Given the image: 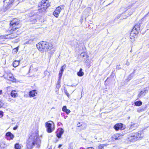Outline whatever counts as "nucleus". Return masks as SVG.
<instances>
[{
	"mask_svg": "<svg viewBox=\"0 0 149 149\" xmlns=\"http://www.w3.org/2000/svg\"><path fill=\"white\" fill-rule=\"evenodd\" d=\"M63 132H64V130H63V129H62V128H61L60 129L59 132L58 133H59L60 134L62 135L63 133Z\"/></svg>",
	"mask_w": 149,
	"mask_h": 149,
	"instance_id": "obj_31",
	"label": "nucleus"
},
{
	"mask_svg": "<svg viewBox=\"0 0 149 149\" xmlns=\"http://www.w3.org/2000/svg\"><path fill=\"white\" fill-rule=\"evenodd\" d=\"M66 65H63L61 68V70L62 71L63 70V71H64V69H65V68L66 67Z\"/></svg>",
	"mask_w": 149,
	"mask_h": 149,
	"instance_id": "obj_34",
	"label": "nucleus"
},
{
	"mask_svg": "<svg viewBox=\"0 0 149 149\" xmlns=\"http://www.w3.org/2000/svg\"><path fill=\"white\" fill-rule=\"evenodd\" d=\"M80 126H84L83 128H82V129H83V130L84 129L86 128V125H81Z\"/></svg>",
	"mask_w": 149,
	"mask_h": 149,
	"instance_id": "obj_42",
	"label": "nucleus"
},
{
	"mask_svg": "<svg viewBox=\"0 0 149 149\" xmlns=\"http://www.w3.org/2000/svg\"><path fill=\"white\" fill-rule=\"evenodd\" d=\"M21 146L19 143H16L15 145V149H21Z\"/></svg>",
	"mask_w": 149,
	"mask_h": 149,
	"instance_id": "obj_27",
	"label": "nucleus"
},
{
	"mask_svg": "<svg viewBox=\"0 0 149 149\" xmlns=\"http://www.w3.org/2000/svg\"><path fill=\"white\" fill-rule=\"evenodd\" d=\"M140 23H138L135 25L130 34V39H134V36L139 33L140 30Z\"/></svg>",
	"mask_w": 149,
	"mask_h": 149,
	"instance_id": "obj_5",
	"label": "nucleus"
},
{
	"mask_svg": "<svg viewBox=\"0 0 149 149\" xmlns=\"http://www.w3.org/2000/svg\"><path fill=\"white\" fill-rule=\"evenodd\" d=\"M84 73L82 72V69L80 68L79 72H77V75L79 77H81L84 75Z\"/></svg>",
	"mask_w": 149,
	"mask_h": 149,
	"instance_id": "obj_19",
	"label": "nucleus"
},
{
	"mask_svg": "<svg viewBox=\"0 0 149 149\" xmlns=\"http://www.w3.org/2000/svg\"><path fill=\"white\" fill-rule=\"evenodd\" d=\"M62 146L61 144H60L58 146V148H60Z\"/></svg>",
	"mask_w": 149,
	"mask_h": 149,
	"instance_id": "obj_48",
	"label": "nucleus"
},
{
	"mask_svg": "<svg viewBox=\"0 0 149 149\" xmlns=\"http://www.w3.org/2000/svg\"><path fill=\"white\" fill-rule=\"evenodd\" d=\"M61 87L60 84H57L56 85V88L57 89H59Z\"/></svg>",
	"mask_w": 149,
	"mask_h": 149,
	"instance_id": "obj_37",
	"label": "nucleus"
},
{
	"mask_svg": "<svg viewBox=\"0 0 149 149\" xmlns=\"http://www.w3.org/2000/svg\"><path fill=\"white\" fill-rule=\"evenodd\" d=\"M2 113L3 112L1 111H0V118H1L3 116L2 115Z\"/></svg>",
	"mask_w": 149,
	"mask_h": 149,
	"instance_id": "obj_43",
	"label": "nucleus"
},
{
	"mask_svg": "<svg viewBox=\"0 0 149 149\" xmlns=\"http://www.w3.org/2000/svg\"><path fill=\"white\" fill-rule=\"evenodd\" d=\"M14 38V37H10L11 38Z\"/></svg>",
	"mask_w": 149,
	"mask_h": 149,
	"instance_id": "obj_52",
	"label": "nucleus"
},
{
	"mask_svg": "<svg viewBox=\"0 0 149 149\" xmlns=\"http://www.w3.org/2000/svg\"><path fill=\"white\" fill-rule=\"evenodd\" d=\"M37 47L38 50L42 52L47 51L51 54H53L55 51V48L51 43H48L46 41H42L37 44Z\"/></svg>",
	"mask_w": 149,
	"mask_h": 149,
	"instance_id": "obj_1",
	"label": "nucleus"
},
{
	"mask_svg": "<svg viewBox=\"0 0 149 149\" xmlns=\"http://www.w3.org/2000/svg\"><path fill=\"white\" fill-rule=\"evenodd\" d=\"M6 136H7L10 137L11 139H12L14 137V135L10 132L7 133L6 134Z\"/></svg>",
	"mask_w": 149,
	"mask_h": 149,
	"instance_id": "obj_18",
	"label": "nucleus"
},
{
	"mask_svg": "<svg viewBox=\"0 0 149 149\" xmlns=\"http://www.w3.org/2000/svg\"><path fill=\"white\" fill-rule=\"evenodd\" d=\"M7 100H8V101L9 102H11L13 103H14L16 101V100H14L13 99H12V98H8V99Z\"/></svg>",
	"mask_w": 149,
	"mask_h": 149,
	"instance_id": "obj_28",
	"label": "nucleus"
},
{
	"mask_svg": "<svg viewBox=\"0 0 149 149\" xmlns=\"http://www.w3.org/2000/svg\"><path fill=\"white\" fill-rule=\"evenodd\" d=\"M120 16H121L120 15H118L116 17L117 19H118L120 17Z\"/></svg>",
	"mask_w": 149,
	"mask_h": 149,
	"instance_id": "obj_44",
	"label": "nucleus"
},
{
	"mask_svg": "<svg viewBox=\"0 0 149 149\" xmlns=\"http://www.w3.org/2000/svg\"><path fill=\"white\" fill-rule=\"evenodd\" d=\"M61 77L60 78V77H59V79L58 81L57 84H60L61 80Z\"/></svg>",
	"mask_w": 149,
	"mask_h": 149,
	"instance_id": "obj_40",
	"label": "nucleus"
},
{
	"mask_svg": "<svg viewBox=\"0 0 149 149\" xmlns=\"http://www.w3.org/2000/svg\"><path fill=\"white\" fill-rule=\"evenodd\" d=\"M19 61L17 60L15 61L13 63V66L14 67H16L19 64Z\"/></svg>",
	"mask_w": 149,
	"mask_h": 149,
	"instance_id": "obj_20",
	"label": "nucleus"
},
{
	"mask_svg": "<svg viewBox=\"0 0 149 149\" xmlns=\"http://www.w3.org/2000/svg\"><path fill=\"white\" fill-rule=\"evenodd\" d=\"M3 142H2L0 144V149H4L5 147L3 146Z\"/></svg>",
	"mask_w": 149,
	"mask_h": 149,
	"instance_id": "obj_32",
	"label": "nucleus"
},
{
	"mask_svg": "<svg viewBox=\"0 0 149 149\" xmlns=\"http://www.w3.org/2000/svg\"><path fill=\"white\" fill-rule=\"evenodd\" d=\"M80 126L79 125V126H78V127H79Z\"/></svg>",
	"mask_w": 149,
	"mask_h": 149,
	"instance_id": "obj_53",
	"label": "nucleus"
},
{
	"mask_svg": "<svg viewBox=\"0 0 149 149\" xmlns=\"http://www.w3.org/2000/svg\"><path fill=\"white\" fill-rule=\"evenodd\" d=\"M54 123L52 121L48 122L46 123V125L47 128V131L48 133H51L54 130V127H52Z\"/></svg>",
	"mask_w": 149,
	"mask_h": 149,
	"instance_id": "obj_7",
	"label": "nucleus"
},
{
	"mask_svg": "<svg viewBox=\"0 0 149 149\" xmlns=\"http://www.w3.org/2000/svg\"><path fill=\"white\" fill-rule=\"evenodd\" d=\"M146 109V107H141L139 108L137 110V111L139 112H141L142 111H144Z\"/></svg>",
	"mask_w": 149,
	"mask_h": 149,
	"instance_id": "obj_21",
	"label": "nucleus"
},
{
	"mask_svg": "<svg viewBox=\"0 0 149 149\" xmlns=\"http://www.w3.org/2000/svg\"><path fill=\"white\" fill-rule=\"evenodd\" d=\"M18 127V126L16 125V126H15L13 127V130H16L17 129V128Z\"/></svg>",
	"mask_w": 149,
	"mask_h": 149,
	"instance_id": "obj_41",
	"label": "nucleus"
},
{
	"mask_svg": "<svg viewBox=\"0 0 149 149\" xmlns=\"http://www.w3.org/2000/svg\"><path fill=\"white\" fill-rule=\"evenodd\" d=\"M34 39H30L26 41V42H25L24 43V45H25L26 44H30L33 41Z\"/></svg>",
	"mask_w": 149,
	"mask_h": 149,
	"instance_id": "obj_23",
	"label": "nucleus"
},
{
	"mask_svg": "<svg viewBox=\"0 0 149 149\" xmlns=\"http://www.w3.org/2000/svg\"><path fill=\"white\" fill-rule=\"evenodd\" d=\"M149 13H148L147 14L145 15L144 16L143 18H145L148 15V14H149Z\"/></svg>",
	"mask_w": 149,
	"mask_h": 149,
	"instance_id": "obj_46",
	"label": "nucleus"
},
{
	"mask_svg": "<svg viewBox=\"0 0 149 149\" xmlns=\"http://www.w3.org/2000/svg\"><path fill=\"white\" fill-rule=\"evenodd\" d=\"M65 93L68 97H69L70 96V95L67 91H65Z\"/></svg>",
	"mask_w": 149,
	"mask_h": 149,
	"instance_id": "obj_39",
	"label": "nucleus"
},
{
	"mask_svg": "<svg viewBox=\"0 0 149 149\" xmlns=\"http://www.w3.org/2000/svg\"><path fill=\"white\" fill-rule=\"evenodd\" d=\"M16 91L15 90L12 91L10 93V95L13 97H15L17 96V94L15 93Z\"/></svg>",
	"mask_w": 149,
	"mask_h": 149,
	"instance_id": "obj_17",
	"label": "nucleus"
},
{
	"mask_svg": "<svg viewBox=\"0 0 149 149\" xmlns=\"http://www.w3.org/2000/svg\"><path fill=\"white\" fill-rule=\"evenodd\" d=\"M14 50H15V52H17V48H15V49H13Z\"/></svg>",
	"mask_w": 149,
	"mask_h": 149,
	"instance_id": "obj_47",
	"label": "nucleus"
},
{
	"mask_svg": "<svg viewBox=\"0 0 149 149\" xmlns=\"http://www.w3.org/2000/svg\"><path fill=\"white\" fill-rule=\"evenodd\" d=\"M63 8V6H61L57 7L53 13L54 15L56 17H58L60 13L61 10Z\"/></svg>",
	"mask_w": 149,
	"mask_h": 149,
	"instance_id": "obj_10",
	"label": "nucleus"
},
{
	"mask_svg": "<svg viewBox=\"0 0 149 149\" xmlns=\"http://www.w3.org/2000/svg\"><path fill=\"white\" fill-rule=\"evenodd\" d=\"M26 143V146L28 149H32L34 146L37 148L40 147L41 141L38 138L37 134L33 133L29 137Z\"/></svg>",
	"mask_w": 149,
	"mask_h": 149,
	"instance_id": "obj_2",
	"label": "nucleus"
},
{
	"mask_svg": "<svg viewBox=\"0 0 149 149\" xmlns=\"http://www.w3.org/2000/svg\"><path fill=\"white\" fill-rule=\"evenodd\" d=\"M113 128L116 131L123 130L124 129L123 127V125L121 123L116 124L114 126Z\"/></svg>",
	"mask_w": 149,
	"mask_h": 149,
	"instance_id": "obj_11",
	"label": "nucleus"
},
{
	"mask_svg": "<svg viewBox=\"0 0 149 149\" xmlns=\"http://www.w3.org/2000/svg\"><path fill=\"white\" fill-rule=\"evenodd\" d=\"M135 105L140 106L142 104V102L141 101H137L134 102Z\"/></svg>",
	"mask_w": 149,
	"mask_h": 149,
	"instance_id": "obj_22",
	"label": "nucleus"
},
{
	"mask_svg": "<svg viewBox=\"0 0 149 149\" xmlns=\"http://www.w3.org/2000/svg\"><path fill=\"white\" fill-rule=\"evenodd\" d=\"M104 145L100 144L99 145L96 149H104Z\"/></svg>",
	"mask_w": 149,
	"mask_h": 149,
	"instance_id": "obj_29",
	"label": "nucleus"
},
{
	"mask_svg": "<svg viewBox=\"0 0 149 149\" xmlns=\"http://www.w3.org/2000/svg\"><path fill=\"white\" fill-rule=\"evenodd\" d=\"M137 138L135 133L130 134L128 137L129 141L132 142H134L138 140Z\"/></svg>",
	"mask_w": 149,
	"mask_h": 149,
	"instance_id": "obj_9",
	"label": "nucleus"
},
{
	"mask_svg": "<svg viewBox=\"0 0 149 149\" xmlns=\"http://www.w3.org/2000/svg\"><path fill=\"white\" fill-rule=\"evenodd\" d=\"M114 138L115 140L119 139H120V136L119 134H116L114 135Z\"/></svg>",
	"mask_w": 149,
	"mask_h": 149,
	"instance_id": "obj_25",
	"label": "nucleus"
},
{
	"mask_svg": "<svg viewBox=\"0 0 149 149\" xmlns=\"http://www.w3.org/2000/svg\"><path fill=\"white\" fill-rule=\"evenodd\" d=\"M138 126L137 123L132 124L130 127V129L131 130H134Z\"/></svg>",
	"mask_w": 149,
	"mask_h": 149,
	"instance_id": "obj_16",
	"label": "nucleus"
},
{
	"mask_svg": "<svg viewBox=\"0 0 149 149\" xmlns=\"http://www.w3.org/2000/svg\"><path fill=\"white\" fill-rule=\"evenodd\" d=\"M136 2V1H135L134 2L132 3H129V5L127 8V10L130 8L131 7L133 6L134 5V4Z\"/></svg>",
	"mask_w": 149,
	"mask_h": 149,
	"instance_id": "obj_24",
	"label": "nucleus"
},
{
	"mask_svg": "<svg viewBox=\"0 0 149 149\" xmlns=\"http://www.w3.org/2000/svg\"><path fill=\"white\" fill-rule=\"evenodd\" d=\"M1 44V43H0V44Z\"/></svg>",
	"mask_w": 149,
	"mask_h": 149,
	"instance_id": "obj_55",
	"label": "nucleus"
},
{
	"mask_svg": "<svg viewBox=\"0 0 149 149\" xmlns=\"http://www.w3.org/2000/svg\"><path fill=\"white\" fill-rule=\"evenodd\" d=\"M44 74L45 76H47V77H49L50 74V72L46 70L44 71Z\"/></svg>",
	"mask_w": 149,
	"mask_h": 149,
	"instance_id": "obj_26",
	"label": "nucleus"
},
{
	"mask_svg": "<svg viewBox=\"0 0 149 149\" xmlns=\"http://www.w3.org/2000/svg\"><path fill=\"white\" fill-rule=\"evenodd\" d=\"M15 0H5L3 1L4 7L6 9L9 8L12 6Z\"/></svg>",
	"mask_w": 149,
	"mask_h": 149,
	"instance_id": "obj_8",
	"label": "nucleus"
},
{
	"mask_svg": "<svg viewBox=\"0 0 149 149\" xmlns=\"http://www.w3.org/2000/svg\"><path fill=\"white\" fill-rule=\"evenodd\" d=\"M37 94V93L36 92V91L35 90H32L29 93V95L30 97H33L36 96Z\"/></svg>",
	"mask_w": 149,
	"mask_h": 149,
	"instance_id": "obj_15",
	"label": "nucleus"
},
{
	"mask_svg": "<svg viewBox=\"0 0 149 149\" xmlns=\"http://www.w3.org/2000/svg\"><path fill=\"white\" fill-rule=\"evenodd\" d=\"M2 90H0V95H1L2 94Z\"/></svg>",
	"mask_w": 149,
	"mask_h": 149,
	"instance_id": "obj_50",
	"label": "nucleus"
},
{
	"mask_svg": "<svg viewBox=\"0 0 149 149\" xmlns=\"http://www.w3.org/2000/svg\"><path fill=\"white\" fill-rule=\"evenodd\" d=\"M86 149H94L93 147H88Z\"/></svg>",
	"mask_w": 149,
	"mask_h": 149,
	"instance_id": "obj_45",
	"label": "nucleus"
},
{
	"mask_svg": "<svg viewBox=\"0 0 149 149\" xmlns=\"http://www.w3.org/2000/svg\"><path fill=\"white\" fill-rule=\"evenodd\" d=\"M50 6V3L48 0H42L38 5V9L40 12H44Z\"/></svg>",
	"mask_w": 149,
	"mask_h": 149,
	"instance_id": "obj_3",
	"label": "nucleus"
},
{
	"mask_svg": "<svg viewBox=\"0 0 149 149\" xmlns=\"http://www.w3.org/2000/svg\"><path fill=\"white\" fill-rule=\"evenodd\" d=\"M62 134H60L59 133H57L56 134L57 136L59 138H60L61 137Z\"/></svg>",
	"mask_w": 149,
	"mask_h": 149,
	"instance_id": "obj_35",
	"label": "nucleus"
},
{
	"mask_svg": "<svg viewBox=\"0 0 149 149\" xmlns=\"http://www.w3.org/2000/svg\"><path fill=\"white\" fill-rule=\"evenodd\" d=\"M135 133L136 135L138 140L141 139L144 136V133L143 131H139L138 132Z\"/></svg>",
	"mask_w": 149,
	"mask_h": 149,
	"instance_id": "obj_13",
	"label": "nucleus"
},
{
	"mask_svg": "<svg viewBox=\"0 0 149 149\" xmlns=\"http://www.w3.org/2000/svg\"><path fill=\"white\" fill-rule=\"evenodd\" d=\"M11 30H10L11 32V31H13L17 29L20 27L21 25L19 21L17 19H14L11 21L10 23Z\"/></svg>",
	"mask_w": 149,
	"mask_h": 149,
	"instance_id": "obj_4",
	"label": "nucleus"
},
{
	"mask_svg": "<svg viewBox=\"0 0 149 149\" xmlns=\"http://www.w3.org/2000/svg\"><path fill=\"white\" fill-rule=\"evenodd\" d=\"M3 77L5 79H7L12 81L15 82V79L14 77L13 74L9 71L6 72L3 75Z\"/></svg>",
	"mask_w": 149,
	"mask_h": 149,
	"instance_id": "obj_6",
	"label": "nucleus"
},
{
	"mask_svg": "<svg viewBox=\"0 0 149 149\" xmlns=\"http://www.w3.org/2000/svg\"><path fill=\"white\" fill-rule=\"evenodd\" d=\"M143 19V18H142L141 20H142Z\"/></svg>",
	"mask_w": 149,
	"mask_h": 149,
	"instance_id": "obj_54",
	"label": "nucleus"
},
{
	"mask_svg": "<svg viewBox=\"0 0 149 149\" xmlns=\"http://www.w3.org/2000/svg\"><path fill=\"white\" fill-rule=\"evenodd\" d=\"M3 106V104L0 102V108L1 107Z\"/></svg>",
	"mask_w": 149,
	"mask_h": 149,
	"instance_id": "obj_49",
	"label": "nucleus"
},
{
	"mask_svg": "<svg viewBox=\"0 0 149 149\" xmlns=\"http://www.w3.org/2000/svg\"><path fill=\"white\" fill-rule=\"evenodd\" d=\"M63 70H62V71L60 70V71L59 73V77H60V78L62 76V74H63Z\"/></svg>",
	"mask_w": 149,
	"mask_h": 149,
	"instance_id": "obj_30",
	"label": "nucleus"
},
{
	"mask_svg": "<svg viewBox=\"0 0 149 149\" xmlns=\"http://www.w3.org/2000/svg\"><path fill=\"white\" fill-rule=\"evenodd\" d=\"M71 86H72V87H75V85H71Z\"/></svg>",
	"mask_w": 149,
	"mask_h": 149,
	"instance_id": "obj_51",
	"label": "nucleus"
},
{
	"mask_svg": "<svg viewBox=\"0 0 149 149\" xmlns=\"http://www.w3.org/2000/svg\"><path fill=\"white\" fill-rule=\"evenodd\" d=\"M67 109L66 107V106H64L62 108V111L65 112Z\"/></svg>",
	"mask_w": 149,
	"mask_h": 149,
	"instance_id": "obj_36",
	"label": "nucleus"
},
{
	"mask_svg": "<svg viewBox=\"0 0 149 149\" xmlns=\"http://www.w3.org/2000/svg\"><path fill=\"white\" fill-rule=\"evenodd\" d=\"M148 92V90L147 88H145L143 89L138 95L139 97H142L145 95V94Z\"/></svg>",
	"mask_w": 149,
	"mask_h": 149,
	"instance_id": "obj_12",
	"label": "nucleus"
},
{
	"mask_svg": "<svg viewBox=\"0 0 149 149\" xmlns=\"http://www.w3.org/2000/svg\"><path fill=\"white\" fill-rule=\"evenodd\" d=\"M66 113H67V114H68L70 112V110H69V109H67L65 111Z\"/></svg>",
	"mask_w": 149,
	"mask_h": 149,
	"instance_id": "obj_38",
	"label": "nucleus"
},
{
	"mask_svg": "<svg viewBox=\"0 0 149 149\" xmlns=\"http://www.w3.org/2000/svg\"><path fill=\"white\" fill-rule=\"evenodd\" d=\"M7 38L5 36L3 35H1L0 36V39H4L5 38Z\"/></svg>",
	"mask_w": 149,
	"mask_h": 149,
	"instance_id": "obj_33",
	"label": "nucleus"
},
{
	"mask_svg": "<svg viewBox=\"0 0 149 149\" xmlns=\"http://www.w3.org/2000/svg\"><path fill=\"white\" fill-rule=\"evenodd\" d=\"M80 55L81 56H82L83 57V58L84 59L86 60L85 61V62H86V61L87 62L88 61V56L87 55V54L86 52H84L82 53Z\"/></svg>",
	"mask_w": 149,
	"mask_h": 149,
	"instance_id": "obj_14",
	"label": "nucleus"
}]
</instances>
